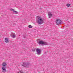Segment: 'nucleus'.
<instances>
[{"label": "nucleus", "instance_id": "1", "mask_svg": "<svg viewBox=\"0 0 73 73\" xmlns=\"http://www.w3.org/2000/svg\"><path fill=\"white\" fill-rule=\"evenodd\" d=\"M36 22L38 24L41 25L44 23V20H43L42 18L38 17L37 19L36 20Z\"/></svg>", "mask_w": 73, "mask_h": 73}, {"label": "nucleus", "instance_id": "2", "mask_svg": "<svg viewBox=\"0 0 73 73\" xmlns=\"http://www.w3.org/2000/svg\"><path fill=\"white\" fill-rule=\"evenodd\" d=\"M23 66L25 67V68H28L31 66V64L29 63H27L26 62H23L22 65Z\"/></svg>", "mask_w": 73, "mask_h": 73}, {"label": "nucleus", "instance_id": "3", "mask_svg": "<svg viewBox=\"0 0 73 73\" xmlns=\"http://www.w3.org/2000/svg\"><path fill=\"white\" fill-rule=\"evenodd\" d=\"M38 44H39L42 45H48V43L45 42L42 40L39 41Z\"/></svg>", "mask_w": 73, "mask_h": 73}, {"label": "nucleus", "instance_id": "4", "mask_svg": "<svg viewBox=\"0 0 73 73\" xmlns=\"http://www.w3.org/2000/svg\"><path fill=\"white\" fill-rule=\"evenodd\" d=\"M56 25H59L62 24V21L60 19H58L56 20Z\"/></svg>", "mask_w": 73, "mask_h": 73}, {"label": "nucleus", "instance_id": "5", "mask_svg": "<svg viewBox=\"0 0 73 73\" xmlns=\"http://www.w3.org/2000/svg\"><path fill=\"white\" fill-rule=\"evenodd\" d=\"M36 54L38 55H40L41 54V50L39 48H37L36 49Z\"/></svg>", "mask_w": 73, "mask_h": 73}, {"label": "nucleus", "instance_id": "6", "mask_svg": "<svg viewBox=\"0 0 73 73\" xmlns=\"http://www.w3.org/2000/svg\"><path fill=\"white\" fill-rule=\"evenodd\" d=\"M10 36L12 37L13 38H15L16 37V35H15V34L14 33H11V35H10Z\"/></svg>", "mask_w": 73, "mask_h": 73}, {"label": "nucleus", "instance_id": "7", "mask_svg": "<svg viewBox=\"0 0 73 73\" xmlns=\"http://www.w3.org/2000/svg\"><path fill=\"white\" fill-rule=\"evenodd\" d=\"M6 68L4 67H3L2 68V72L3 73H5V72H7V70H6V69H5Z\"/></svg>", "mask_w": 73, "mask_h": 73}, {"label": "nucleus", "instance_id": "8", "mask_svg": "<svg viewBox=\"0 0 73 73\" xmlns=\"http://www.w3.org/2000/svg\"><path fill=\"white\" fill-rule=\"evenodd\" d=\"M48 15L49 16V18H50V17L52 16V13L50 12H48Z\"/></svg>", "mask_w": 73, "mask_h": 73}, {"label": "nucleus", "instance_id": "9", "mask_svg": "<svg viewBox=\"0 0 73 73\" xmlns=\"http://www.w3.org/2000/svg\"><path fill=\"white\" fill-rule=\"evenodd\" d=\"M7 63H6L5 62H4L3 63L2 65L3 66V67H4V68H5V66H7Z\"/></svg>", "mask_w": 73, "mask_h": 73}, {"label": "nucleus", "instance_id": "10", "mask_svg": "<svg viewBox=\"0 0 73 73\" xmlns=\"http://www.w3.org/2000/svg\"><path fill=\"white\" fill-rule=\"evenodd\" d=\"M5 41L6 42H8V39L7 38H5Z\"/></svg>", "mask_w": 73, "mask_h": 73}, {"label": "nucleus", "instance_id": "11", "mask_svg": "<svg viewBox=\"0 0 73 73\" xmlns=\"http://www.w3.org/2000/svg\"><path fill=\"white\" fill-rule=\"evenodd\" d=\"M10 11H12V12H14V11H15V9H10Z\"/></svg>", "mask_w": 73, "mask_h": 73}, {"label": "nucleus", "instance_id": "12", "mask_svg": "<svg viewBox=\"0 0 73 73\" xmlns=\"http://www.w3.org/2000/svg\"><path fill=\"white\" fill-rule=\"evenodd\" d=\"M70 5L69 3L67 4L66 5V6L68 7H70Z\"/></svg>", "mask_w": 73, "mask_h": 73}, {"label": "nucleus", "instance_id": "13", "mask_svg": "<svg viewBox=\"0 0 73 73\" xmlns=\"http://www.w3.org/2000/svg\"><path fill=\"white\" fill-rule=\"evenodd\" d=\"M14 13H16V14H17V13H18V12H17V11H14V12H13Z\"/></svg>", "mask_w": 73, "mask_h": 73}, {"label": "nucleus", "instance_id": "14", "mask_svg": "<svg viewBox=\"0 0 73 73\" xmlns=\"http://www.w3.org/2000/svg\"><path fill=\"white\" fill-rule=\"evenodd\" d=\"M29 28H32V26L31 25H29L28 26Z\"/></svg>", "mask_w": 73, "mask_h": 73}, {"label": "nucleus", "instance_id": "15", "mask_svg": "<svg viewBox=\"0 0 73 73\" xmlns=\"http://www.w3.org/2000/svg\"><path fill=\"white\" fill-rule=\"evenodd\" d=\"M32 50L33 52H35V49H33Z\"/></svg>", "mask_w": 73, "mask_h": 73}]
</instances>
